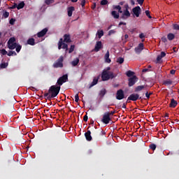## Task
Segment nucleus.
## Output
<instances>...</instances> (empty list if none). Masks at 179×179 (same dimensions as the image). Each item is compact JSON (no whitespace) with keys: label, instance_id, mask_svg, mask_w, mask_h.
Segmentation results:
<instances>
[{"label":"nucleus","instance_id":"obj_1","mask_svg":"<svg viewBox=\"0 0 179 179\" xmlns=\"http://www.w3.org/2000/svg\"><path fill=\"white\" fill-rule=\"evenodd\" d=\"M128 4L125 3L122 7L120 6H114L113 9H117L119 13H122V19H128L131 16V13L128 10L129 9Z\"/></svg>","mask_w":179,"mask_h":179},{"label":"nucleus","instance_id":"obj_2","mask_svg":"<svg viewBox=\"0 0 179 179\" xmlns=\"http://www.w3.org/2000/svg\"><path fill=\"white\" fill-rule=\"evenodd\" d=\"M66 43H71V36L68 34H65L64 36V41L62 38L59 39L58 43V49L61 50V48H63V50L68 51V44Z\"/></svg>","mask_w":179,"mask_h":179},{"label":"nucleus","instance_id":"obj_3","mask_svg":"<svg viewBox=\"0 0 179 179\" xmlns=\"http://www.w3.org/2000/svg\"><path fill=\"white\" fill-rule=\"evenodd\" d=\"M61 90L60 86L52 85L49 89L48 94H50L51 97H57Z\"/></svg>","mask_w":179,"mask_h":179},{"label":"nucleus","instance_id":"obj_4","mask_svg":"<svg viewBox=\"0 0 179 179\" xmlns=\"http://www.w3.org/2000/svg\"><path fill=\"white\" fill-rule=\"evenodd\" d=\"M110 71V67L107 68V71H103L102 73V80H108V79H113L114 76H113V73L108 71Z\"/></svg>","mask_w":179,"mask_h":179},{"label":"nucleus","instance_id":"obj_5","mask_svg":"<svg viewBox=\"0 0 179 179\" xmlns=\"http://www.w3.org/2000/svg\"><path fill=\"white\" fill-rule=\"evenodd\" d=\"M16 39L15 38H10L8 41V47L10 50H15L16 47H17V44L16 43Z\"/></svg>","mask_w":179,"mask_h":179},{"label":"nucleus","instance_id":"obj_6","mask_svg":"<svg viewBox=\"0 0 179 179\" xmlns=\"http://www.w3.org/2000/svg\"><path fill=\"white\" fill-rule=\"evenodd\" d=\"M101 121L103 124H109L110 121H111L110 112H106L103 114Z\"/></svg>","mask_w":179,"mask_h":179},{"label":"nucleus","instance_id":"obj_7","mask_svg":"<svg viewBox=\"0 0 179 179\" xmlns=\"http://www.w3.org/2000/svg\"><path fill=\"white\" fill-rule=\"evenodd\" d=\"M63 62L64 57L61 56L59 59L53 64L54 68H62V66H64V64H62Z\"/></svg>","mask_w":179,"mask_h":179},{"label":"nucleus","instance_id":"obj_8","mask_svg":"<svg viewBox=\"0 0 179 179\" xmlns=\"http://www.w3.org/2000/svg\"><path fill=\"white\" fill-rule=\"evenodd\" d=\"M125 97V94H124V91L122 90H117L116 93V99L117 100H122Z\"/></svg>","mask_w":179,"mask_h":179},{"label":"nucleus","instance_id":"obj_9","mask_svg":"<svg viewBox=\"0 0 179 179\" xmlns=\"http://www.w3.org/2000/svg\"><path fill=\"white\" fill-rule=\"evenodd\" d=\"M67 80H68V76L64 75L57 80V84H59L61 86L63 85V83H65V82H66Z\"/></svg>","mask_w":179,"mask_h":179},{"label":"nucleus","instance_id":"obj_10","mask_svg":"<svg viewBox=\"0 0 179 179\" xmlns=\"http://www.w3.org/2000/svg\"><path fill=\"white\" fill-rule=\"evenodd\" d=\"M138 80V78H136V76H133L132 78H130L129 79V86H134V85H135V83H136Z\"/></svg>","mask_w":179,"mask_h":179},{"label":"nucleus","instance_id":"obj_11","mask_svg":"<svg viewBox=\"0 0 179 179\" xmlns=\"http://www.w3.org/2000/svg\"><path fill=\"white\" fill-rule=\"evenodd\" d=\"M139 99V94H132L128 97V100H131V101H136Z\"/></svg>","mask_w":179,"mask_h":179},{"label":"nucleus","instance_id":"obj_12","mask_svg":"<svg viewBox=\"0 0 179 179\" xmlns=\"http://www.w3.org/2000/svg\"><path fill=\"white\" fill-rule=\"evenodd\" d=\"M133 13L136 16V17H139V15H141V7L136 6L133 9Z\"/></svg>","mask_w":179,"mask_h":179},{"label":"nucleus","instance_id":"obj_13","mask_svg":"<svg viewBox=\"0 0 179 179\" xmlns=\"http://www.w3.org/2000/svg\"><path fill=\"white\" fill-rule=\"evenodd\" d=\"M143 50V43H139L138 47L135 48V52H136V54H141Z\"/></svg>","mask_w":179,"mask_h":179},{"label":"nucleus","instance_id":"obj_14","mask_svg":"<svg viewBox=\"0 0 179 179\" xmlns=\"http://www.w3.org/2000/svg\"><path fill=\"white\" fill-rule=\"evenodd\" d=\"M105 62L106 64H110L111 62V59H110V52L108 50L104 56Z\"/></svg>","mask_w":179,"mask_h":179},{"label":"nucleus","instance_id":"obj_15","mask_svg":"<svg viewBox=\"0 0 179 179\" xmlns=\"http://www.w3.org/2000/svg\"><path fill=\"white\" fill-rule=\"evenodd\" d=\"M101 47H103V45L101 43V41H98L96 42V45H95V48H94V51H96V52L98 51H100V49L101 48Z\"/></svg>","mask_w":179,"mask_h":179},{"label":"nucleus","instance_id":"obj_16","mask_svg":"<svg viewBox=\"0 0 179 179\" xmlns=\"http://www.w3.org/2000/svg\"><path fill=\"white\" fill-rule=\"evenodd\" d=\"M47 31H48V29H43L42 31L38 33V37H43V36H45L47 34Z\"/></svg>","mask_w":179,"mask_h":179},{"label":"nucleus","instance_id":"obj_17","mask_svg":"<svg viewBox=\"0 0 179 179\" xmlns=\"http://www.w3.org/2000/svg\"><path fill=\"white\" fill-rule=\"evenodd\" d=\"M74 10H75V7H73V6H70L67 8L68 16L69 17H71V16H72V13H73Z\"/></svg>","mask_w":179,"mask_h":179},{"label":"nucleus","instance_id":"obj_18","mask_svg":"<svg viewBox=\"0 0 179 179\" xmlns=\"http://www.w3.org/2000/svg\"><path fill=\"white\" fill-rule=\"evenodd\" d=\"M92 132H90V130H88L85 134V138L87 139V141H92Z\"/></svg>","mask_w":179,"mask_h":179},{"label":"nucleus","instance_id":"obj_19","mask_svg":"<svg viewBox=\"0 0 179 179\" xmlns=\"http://www.w3.org/2000/svg\"><path fill=\"white\" fill-rule=\"evenodd\" d=\"M177 104H178L177 101L172 99L171 100V103L169 105V107H171V108H174L177 106Z\"/></svg>","mask_w":179,"mask_h":179},{"label":"nucleus","instance_id":"obj_20","mask_svg":"<svg viewBox=\"0 0 179 179\" xmlns=\"http://www.w3.org/2000/svg\"><path fill=\"white\" fill-rule=\"evenodd\" d=\"M72 66H77V65L79 64V58H76L74 59L71 62Z\"/></svg>","mask_w":179,"mask_h":179},{"label":"nucleus","instance_id":"obj_21","mask_svg":"<svg viewBox=\"0 0 179 179\" xmlns=\"http://www.w3.org/2000/svg\"><path fill=\"white\" fill-rule=\"evenodd\" d=\"M96 36H98L99 38H101V37L104 36V31H103V30H98Z\"/></svg>","mask_w":179,"mask_h":179},{"label":"nucleus","instance_id":"obj_22","mask_svg":"<svg viewBox=\"0 0 179 179\" xmlns=\"http://www.w3.org/2000/svg\"><path fill=\"white\" fill-rule=\"evenodd\" d=\"M175 38H176V35H174L173 34H171V33L169 34L167 36V38L170 41H171V40H174Z\"/></svg>","mask_w":179,"mask_h":179},{"label":"nucleus","instance_id":"obj_23","mask_svg":"<svg viewBox=\"0 0 179 179\" xmlns=\"http://www.w3.org/2000/svg\"><path fill=\"white\" fill-rule=\"evenodd\" d=\"M164 57H166V52H161V55L157 56V61H160V59H162V58H164Z\"/></svg>","mask_w":179,"mask_h":179},{"label":"nucleus","instance_id":"obj_24","mask_svg":"<svg viewBox=\"0 0 179 179\" xmlns=\"http://www.w3.org/2000/svg\"><path fill=\"white\" fill-rule=\"evenodd\" d=\"M98 82H99V78H94L90 85V87H92V86L97 85Z\"/></svg>","mask_w":179,"mask_h":179},{"label":"nucleus","instance_id":"obj_25","mask_svg":"<svg viewBox=\"0 0 179 179\" xmlns=\"http://www.w3.org/2000/svg\"><path fill=\"white\" fill-rule=\"evenodd\" d=\"M111 15L115 19H118V17H120V14L116 11H112Z\"/></svg>","mask_w":179,"mask_h":179},{"label":"nucleus","instance_id":"obj_26","mask_svg":"<svg viewBox=\"0 0 179 179\" xmlns=\"http://www.w3.org/2000/svg\"><path fill=\"white\" fill-rule=\"evenodd\" d=\"M24 8V2H21L17 6V9H23Z\"/></svg>","mask_w":179,"mask_h":179},{"label":"nucleus","instance_id":"obj_27","mask_svg":"<svg viewBox=\"0 0 179 179\" xmlns=\"http://www.w3.org/2000/svg\"><path fill=\"white\" fill-rule=\"evenodd\" d=\"M135 74V73H134V71H128L126 73L127 76H128V78H131V76H134V75Z\"/></svg>","mask_w":179,"mask_h":179},{"label":"nucleus","instance_id":"obj_28","mask_svg":"<svg viewBox=\"0 0 179 179\" xmlns=\"http://www.w3.org/2000/svg\"><path fill=\"white\" fill-rule=\"evenodd\" d=\"M27 44H29V45H34V44H35L34 39V38H29L27 41Z\"/></svg>","mask_w":179,"mask_h":179},{"label":"nucleus","instance_id":"obj_29","mask_svg":"<svg viewBox=\"0 0 179 179\" xmlns=\"http://www.w3.org/2000/svg\"><path fill=\"white\" fill-rule=\"evenodd\" d=\"M143 89H145V85H140V86H138V87L136 88V92H141V90H143Z\"/></svg>","mask_w":179,"mask_h":179},{"label":"nucleus","instance_id":"obj_30","mask_svg":"<svg viewBox=\"0 0 179 179\" xmlns=\"http://www.w3.org/2000/svg\"><path fill=\"white\" fill-rule=\"evenodd\" d=\"M117 62H118V64H124V58L122 57L117 58Z\"/></svg>","mask_w":179,"mask_h":179},{"label":"nucleus","instance_id":"obj_31","mask_svg":"<svg viewBox=\"0 0 179 179\" xmlns=\"http://www.w3.org/2000/svg\"><path fill=\"white\" fill-rule=\"evenodd\" d=\"M0 52L1 55H6V54H8V52L5 49L0 50Z\"/></svg>","mask_w":179,"mask_h":179},{"label":"nucleus","instance_id":"obj_32","mask_svg":"<svg viewBox=\"0 0 179 179\" xmlns=\"http://www.w3.org/2000/svg\"><path fill=\"white\" fill-rule=\"evenodd\" d=\"M7 55H8V57H12V55H16V52L10 51V52H8V53H7Z\"/></svg>","mask_w":179,"mask_h":179},{"label":"nucleus","instance_id":"obj_33","mask_svg":"<svg viewBox=\"0 0 179 179\" xmlns=\"http://www.w3.org/2000/svg\"><path fill=\"white\" fill-rule=\"evenodd\" d=\"M74 50H75V45H72L71 46V48L69 50V54H71V52H73Z\"/></svg>","mask_w":179,"mask_h":179},{"label":"nucleus","instance_id":"obj_34","mask_svg":"<svg viewBox=\"0 0 179 179\" xmlns=\"http://www.w3.org/2000/svg\"><path fill=\"white\" fill-rule=\"evenodd\" d=\"M3 17H5L6 19V17H9V12L5 11V12L3 13Z\"/></svg>","mask_w":179,"mask_h":179},{"label":"nucleus","instance_id":"obj_35","mask_svg":"<svg viewBox=\"0 0 179 179\" xmlns=\"http://www.w3.org/2000/svg\"><path fill=\"white\" fill-rule=\"evenodd\" d=\"M150 149H152V150H156V145L155 144L150 145Z\"/></svg>","mask_w":179,"mask_h":179},{"label":"nucleus","instance_id":"obj_36","mask_svg":"<svg viewBox=\"0 0 179 179\" xmlns=\"http://www.w3.org/2000/svg\"><path fill=\"white\" fill-rule=\"evenodd\" d=\"M145 15L148 16V17L152 19V16H150V12H149V10H145Z\"/></svg>","mask_w":179,"mask_h":179},{"label":"nucleus","instance_id":"obj_37","mask_svg":"<svg viewBox=\"0 0 179 179\" xmlns=\"http://www.w3.org/2000/svg\"><path fill=\"white\" fill-rule=\"evenodd\" d=\"M79 101V94L75 95V102L78 103Z\"/></svg>","mask_w":179,"mask_h":179},{"label":"nucleus","instance_id":"obj_38","mask_svg":"<svg viewBox=\"0 0 179 179\" xmlns=\"http://www.w3.org/2000/svg\"><path fill=\"white\" fill-rule=\"evenodd\" d=\"M108 3V1L107 0H102L101 1V5H107Z\"/></svg>","mask_w":179,"mask_h":179},{"label":"nucleus","instance_id":"obj_39","mask_svg":"<svg viewBox=\"0 0 179 179\" xmlns=\"http://www.w3.org/2000/svg\"><path fill=\"white\" fill-rule=\"evenodd\" d=\"M54 2V0H45V3L47 5H50V3H52Z\"/></svg>","mask_w":179,"mask_h":179},{"label":"nucleus","instance_id":"obj_40","mask_svg":"<svg viewBox=\"0 0 179 179\" xmlns=\"http://www.w3.org/2000/svg\"><path fill=\"white\" fill-rule=\"evenodd\" d=\"M20 50H22V46L17 45V46L16 47V51H17V52H20Z\"/></svg>","mask_w":179,"mask_h":179},{"label":"nucleus","instance_id":"obj_41","mask_svg":"<svg viewBox=\"0 0 179 179\" xmlns=\"http://www.w3.org/2000/svg\"><path fill=\"white\" fill-rule=\"evenodd\" d=\"M174 30H179V25L177 24H173Z\"/></svg>","mask_w":179,"mask_h":179},{"label":"nucleus","instance_id":"obj_42","mask_svg":"<svg viewBox=\"0 0 179 179\" xmlns=\"http://www.w3.org/2000/svg\"><path fill=\"white\" fill-rule=\"evenodd\" d=\"M115 33V30L114 29L110 30L108 32V36H111V34H114Z\"/></svg>","mask_w":179,"mask_h":179},{"label":"nucleus","instance_id":"obj_43","mask_svg":"<svg viewBox=\"0 0 179 179\" xmlns=\"http://www.w3.org/2000/svg\"><path fill=\"white\" fill-rule=\"evenodd\" d=\"M136 1L139 5H143V2H145V0H136Z\"/></svg>","mask_w":179,"mask_h":179},{"label":"nucleus","instance_id":"obj_44","mask_svg":"<svg viewBox=\"0 0 179 179\" xmlns=\"http://www.w3.org/2000/svg\"><path fill=\"white\" fill-rule=\"evenodd\" d=\"M15 19L12 18L11 20H10V24H15Z\"/></svg>","mask_w":179,"mask_h":179},{"label":"nucleus","instance_id":"obj_45","mask_svg":"<svg viewBox=\"0 0 179 179\" xmlns=\"http://www.w3.org/2000/svg\"><path fill=\"white\" fill-rule=\"evenodd\" d=\"M8 66V64L6 63H2L1 65V68H6Z\"/></svg>","mask_w":179,"mask_h":179},{"label":"nucleus","instance_id":"obj_46","mask_svg":"<svg viewBox=\"0 0 179 179\" xmlns=\"http://www.w3.org/2000/svg\"><path fill=\"white\" fill-rule=\"evenodd\" d=\"M139 38L143 39V38H145V34H139Z\"/></svg>","mask_w":179,"mask_h":179},{"label":"nucleus","instance_id":"obj_47","mask_svg":"<svg viewBox=\"0 0 179 179\" xmlns=\"http://www.w3.org/2000/svg\"><path fill=\"white\" fill-rule=\"evenodd\" d=\"M145 96L147 97V99H149V97H150V94H149V92H146Z\"/></svg>","mask_w":179,"mask_h":179},{"label":"nucleus","instance_id":"obj_48","mask_svg":"<svg viewBox=\"0 0 179 179\" xmlns=\"http://www.w3.org/2000/svg\"><path fill=\"white\" fill-rule=\"evenodd\" d=\"M85 3H86V1L85 0H83L81 2V6H85Z\"/></svg>","mask_w":179,"mask_h":179},{"label":"nucleus","instance_id":"obj_49","mask_svg":"<svg viewBox=\"0 0 179 179\" xmlns=\"http://www.w3.org/2000/svg\"><path fill=\"white\" fill-rule=\"evenodd\" d=\"M83 120L85 121V122H87V115H85L83 117Z\"/></svg>","mask_w":179,"mask_h":179},{"label":"nucleus","instance_id":"obj_50","mask_svg":"<svg viewBox=\"0 0 179 179\" xmlns=\"http://www.w3.org/2000/svg\"><path fill=\"white\" fill-rule=\"evenodd\" d=\"M176 73V70H171V74L174 75Z\"/></svg>","mask_w":179,"mask_h":179},{"label":"nucleus","instance_id":"obj_51","mask_svg":"<svg viewBox=\"0 0 179 179\" xmlns=\"http://www.w3.org/2000/svg\"><path fill=\"white\" fill-rule=\"evenodd\" d=\"M122 24H127L125 22H120L119 26H122Z\"/></svg>","mask_w":179,"mask_h":179},{"label":"nucleus","instance_id":"obj_52","mask_svg":"<svg viewBox=\"0 0 179 179\" xmlns=\"http://www.w3.org/2000/svg\"><path fill=\"white\" fill-rule=\"evenodd\" d=\"M162 41H163L164 43H166V41H167V40H166V38H162Z\"/></svg>","mask_w":179,"mask_h":179},{"label":"nucleus","instance_id":"obj_53","mask_svg":"<svg viewBox=\"0 0 179 179\" xmlns=\"http://www.w3.org/2000/svg\"><path fill=\"white\" fill-rule=\"evenodd\" d=\"M124 38H125V39L128 38V34H125V35H124Z\"/></svg>","mask_w":179,"mask_h":179},{"label":"nucleus","instance_id":"obj_54","mask_svg":"<svg viewBox=\"0 0 179 179\" xmlns=\"http://www.w3.org/2000/svg\"><path fill=\"white\" fill-rule=\"evenodd\" d=\"M110 115H114V112H110L109 113Z\"/></svg>","mask_w":179,"mask_h":179},{"label":"nucleus","instance_id":"obj_55","mask_svg":"<svg viewBox=\"0 0 179 179\" xmlns=\"http://www.w3.org/2000/svg\"><path fill=\"white\" fill-rule=\"evenodd\" d=\"M71 2H78V0H71Z\"/></svg>","mask_w":179,"mask_h":179},{"label":"nucleus","instance_id":"obj_56","mask_svg":"<svg viewBox=\"0 0 179 179\" xmlns=\"http://www.w3.org/2000/svg\"><path fill=\"white\" fill-rule=\"evenodd\" d=\"M2 36V33L0 32V38H1V36Z\"/></svg>","mask_w":179,"mask_h":179},{"label":"nucleus","instance_id":"obj_57","mask_svg":"<svg viewBox=\"0 0 179 179\" xmlns=\"http://www.w3.org/2000/svg\"><path fill=\"white\" fill-rule=\"evenodd\" d=\"M111 29V26H110V27H108V29Z\"/></svg>","mask_w":179,"mask_h":179},{"label":"nucleus","instance_id":"obj_58","mask_svg":"<svg viewBox=\"0 0 179 179\" xmlns=\"http://www.w3.org/2000/svg\"><path fill=\"white\" fill-rule=\"evenodd\" d=\"M143 41H145V39H142V42L143 43Z\"/></svg>","mask_w":179,"mask_h":179},{"label":"nucleus","instance_id":"obj_59","mask_svg":"<svg viewBox=\"0 0 179 179\" xmlns=\"http://www.w3.org/2000/svg\"><path fill=\"white\" fill-rule=\"evenodd\" d=\"M45 96H48V94H45Z\"/></svg>","mask_w":179,"mask_h":179},{"label":"nucleus","instance_id":"obj_60","mask_svg":"<svg viewBox=\"0 0 179 179\" xmlns=\"http://www.w3.org/2000/svg\"><path fill=\"white\" fill-rule=\"evenodd\" d=\"M120 5H122V3H120Z\"/></svg>","mask_w":179,"mask_h":179},{"label":"nucleus","instance_id":"obj_61","mask_svg":"<svg viewBox=\"0 0 179 179\" xmlns=\"http://www.w3.org/2000/svg\"><path fill=\"white\" fill-rule=\"evenodd\" d=\"M1 42H0V45H1Z\"/></svg>","mask_w":179,"mask_h":179}]
</instances>
